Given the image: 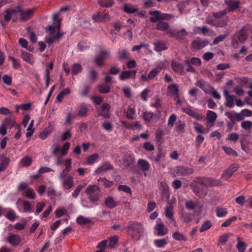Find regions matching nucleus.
<instances>
[{"instance_id":"24","label":"nucleus","mask_w":252,"mask_h":252,"mask_svg":"<svg viewBox=\"0 0 252 252\" xmlns=\"http://www.w3.org/2000/svg\"><path fill=\"white\" fill-rule=\"evenodd\" d=\"M177 171L179 175L183 176L189 175L193 173V170L192 168L185 166L178 167Z\"/></svg>"},{"instance_id":"34","label":"nucleus","mask_w":252,"mask_h":252,"mask_svg":"<svg viewBox=\"0 0 252 252\" xmlns=\"http://www.w3.org/2000/svg\"><path fill=\"white\" fill-rule=\"evenodd\" d=\"M24 195L28 198L30 199H34L36 198V194L33 189L29 188L24 191Z\"/></svg>"},{"instance_id":"36","label":"nucleus","mask_w":252,"mask_h":252,"mask_svg":"<svg viewBox=\"0 0 252 252\" xmlns=\"http://www.w3.org/2000/svg\"><path fill=\"white\" fill-rule=\"evenodd\" d=\"M237 240L238 241L236 248L239 252H245L246 250V244L242 241L239 236H237Z\"/></svg>"},{"instance_id":"48","label":"nucleus","mask_w":252,"mask_h":252,"mask_svg":"<svg viewBox=\"0 0 252 252\" xmlns=\"http://www.w3.org/2000/svg\"><path fill=\"white\" fill-rule=\"evenodd\" d=\"M82 69V66L79 63H75L71 66V70L73 75H76L81 71Z\"/></svg>"},{"instance_id":"9","label":"nucleus","mask_w":252,"mask_h":252,"mask_svg":"<svg viewBox=\"0 0 252 252\" xmlns=\"http://www.w3.org/2000/svg\"><path fill=\"white\" fill-rule=\"evenodd\" d=\"M217 115L214 112L208 110L206 113V119L207 120V127L208 131L210 130L211 126H213L214 122L216 120Z\"/></svg>"},{"instance_id":"18","label":"nucleus","mask_w":252,"mask_h":252,"mask_svg":"<svg viewBox=\"0 0 252 252\" xmlns=\"http://www.w3.org/2000/svg\"><path fill=\"white\" fill-rule=\"evenodd\" d=\"M209 44V42L206 40L197 38L192 43V47L195 49H200L204 48Z\"/></svg>"},{"instance_id":"21","label":"nucleus","mask_w":252,"mask_h":252,"mask_svg":"<svg viewBox=\"0 0 252 252\" xmlns=\"http://www.w3.org/2000/svg\"><path fill=\"white\" fill-rule=\"evenodd\" d=\"M113 168V166L109 162H104L100 165L95 170L96 174H101Z\"/></svg>"},{"instance_id":"19","label":"nucleus","mask_w":252,"mask_h":252,"mask_svg":"<svg viewBox=\"0 0 252 252\" xmlns=\"http://www.w3.org/2000/svg\"><path fill=\"white\" fill-rule=\"evenodd\" d=\"M154 50L159 52L167 49L166 42L164 41L158 40L154 42Z\"/></svg>"},{"instance_id":"7","label":"nucleus","mask_w":252,"mask_h":252,"mask_svg":"<svg viewBox=\"0 0 252 252\" xmlns=\"http://www.w3.org/2000/svg\"><path fill=\"white\" fill-rule=\"evenodd\" d=\"M251 32H252V26L244 27L237 33L238 40L240 42H244L247 40L248 35Z\"/></svg>"},{"instance_id":"41","label":"nucleus","mask_w":252,"mask_h":252,"mask_svg":"<svg viewBox=\"0 0 252 252\" xmlns=\"http://www.w3.org/2000/svg\"><path fill=\"white\" fill-rule=\"evenodd\" d=\"M98 3L103 7H110L114 4V0H98Z\"/></svg>"},{"instance_id":"33","label":"nucleus","mask_w":252,"mask_h":252,"mask_svg":"<svg viewBox=\"0 0 252 252\" xmlns=\"http://www.w3.org/2000/svg\"><path fill=\"white\" fill-rule=\"evenodd\" d=\"M154 244L158 248H163L167 244V240L165 238L156 239Z\"/></svg>"},{"instance_id":"3","label":"nucleus","mask_w":252,"mask_h":252,"mask_svg":"<svg viewBox=\"0 0 252 252\" xmlns=\"http://www.w3.org/2000/svg\"><path fill=\"white\" fill-rule=\"evenodd\" d=\"M127 228L130 231L129 234L135 241L139 240L143 237L145 229L143 225L137 222H131Z\"/></svg>"},{"instance_id":"37","label":"nucleus","mask_w":252,"mask_h":252,"mask_svg":"<svg viewBox=\"0 0 252 252\" xmlns=\"http://www.w3.org/2000/svg\"><path fill=\"white\" fill-rule=\"evenodd\" d=\"M105 204L109 208H113L117 204V202L111 196H109L105 199Z\"/></svg>"},{"instance_id":"42","label":"nucleus","mask_w":252,"mask_h":252,"mask_svg":"<svg viewBox=\"0 0 252 252\" xmlns=\"http://www.w3.org/2000/svg\"><path fill=\"white\" fill-rule=\"evenodd\" d=\"M5 126L12 128L15 125V122L12 118L7 117L5 118L2 122Z\"/></svg>"},{"instance_id":"25","label":"nucleus","mask_w":252,"mask_h":252,"mask_svg":"<svg viewBox=\"0 0 252 252\" xmlns=\"http://www.w3.org/2000/svg\"><path fill=\"white\" fill-rule=\"evenodd\" d=\"M171 66L174 71L176 72L182 73L184 71L183 64L177 61H173L172 62Z\"/></svg>"},{"instance_id":"27","label":"nucleus","mask_w":252,"mask_h":252,"mask_svg":"<svg viewBox=\"0 0 252 252\" xmlns=\"http://www.w3.org/2000/svg\"><path fill=\"white\" fill-rule=\"evenodd\" d=\"M165 214L166 218L169 219L172 221L176 224V222L173 219V206L168 205L166 207L165 209Z\"/></svg>"},{"instance_id":"57","label":"nucleus","mask_w":252,"mask_h":252,"mask_svg":"<svg viewBox=\"0 0 252 252\" xmlns=\"http://www.w3.org/2000/svg\"><path fill=\"white\" fill-rule=\"evenodd\" d=\"M152 94V92L151 90L145 89L144 90L141 94V96L142 97V99L144 101H147L148 97L150 95H151Z\"/></svg>"},{"instance_id":"62","label":"nucleus","mask_w":252,"mask_h":252,"mask_svg":"<svg viewBox=\"0 0 252 252\" xmlns=\"http://www.w3.org/2000/svg\"><path fill=\"white\" fill-rule=\"evenodd\" d=\"M9 162V159L7 158H4L2 159L0 163V172L3 171Z\"/></svg>"},{"instance_id":"39","label":"nucleus","mask_w":252,"mask_h":252,"mask_svg":"<svg viewBox=\"0 0 252 252\" xmlns=\"http://www.w3.org/2000/svg\"><path fill=\"white\" fill-rule=\"evenodd\" d=\"M34 120H32L31 121L29 125L27 127V128L26 129L27 132L26 133V136L27 138L31 137L33 133L34 130V129L33 127L34 125Z\"/></svg>"},{"instance_id":"20","label":"nucleus","mask_w":252,"mask_h":252,"mask_svg":"<svg viewBox=\"0 0 252 252\" xmlns=\"http://www.w3.org/2000/svg\"><path fill=\"white\" fill-rule=\"evenodd\" d=\"M21 57L25 62L31 65H33L35 63V60L33 56L27 52H22L21 54Z\"/></svg>"},{"instance_id":"44","label":"nucleus","mask_w":252,"mask_h":252,"mask_svg":"<svg viewBox=\"0 0 252 252\" xmlns=\"http://www.w3.org/2000/svg\"><path fill=\"white\" fill-rule=\"evenodd\" d=\"M227 214V211L226 209L220 207L216 208V215L218 217L222 218Z\"/></svg>"},{"instance_id":"64","label":"nucleus","mask_w":252,"mask_h":252,"mask_svg":"<svg viewBox=\"0 0 252 252\" xmlns=\"http://www.w3.org/2000/svg\"><path fill=\"white\" fill-rule=\"evenodd\" d=\"M124 10L125 12L128 13H133L137 11V9L133 6L129 4H125L124 6Z\"/></svg>"},{"instance_id":"1","label":"nucleus","mask_w":252,"mask_h":252,"mask_svg":"<svg viewBox=\"0 0 252 252\" xmlns=\"http://www.w3.org/2000/svg\"><path fill=\"white\" fill-rule=\"evenodd\" d=\"M226 4L228 6V10H223L218 12L214 13L213 14L214 19H211L210 17H207L206 19L207 23L216 27H223L225 26L228 21V18L227 17L221 19V17L228 12L236 10L239 7L240 2L238 0H235L231 2L230 4Z\"/></svg>"},{"instance_id":"28","label":"nucleus","mask_w":252,"mask_h":252,"mask_svg":"<svg viewBox=\"0 0 252 252\" xmlns=\"http://www.w3.org/2000/svg\"><path fill=\"white\" fill-rule=\"evenodd\" d=\"M185 63L186 64H190L191 65L200 66L201 64V61L198 58L193 57L189 59L188 57H186Z\"/></svg>"},{"instance_id":"32","label":"nucleus","mask_w":252,"mask_h":252,"mask_svg":"<svg viewBox=\"0 0 252 252\" xmlns=\"http://www.w3.org/2000/svg\"><path fill=\"white\" fill-rule=\"evenodd\" d=\"M5 217L10 221H14L17 216L16 213L11 208H6Z\"/></svg>"},{"instance_id":"16","label":"nucleus","mask_w":252,"mask_h":252,"mask_svg":"<svg viewBox=\"0 0 252 252\" xmlns=\"http://www.w3.org/2000/svg\"><path fill=\"white\" fill-rule=\"evenodd\" d=\"M134 157L133 154L127 152L123 158V162L125 166L127 167L131 166L134 163Z\"/></svg>"},{"instance_id":"29","label":"nucleus","mask_w":252,"mask_h":252,"mask_svg":"<svg viewBox=\"0 0 252 252\" xmlns=\"http://www.w3.org/2000/svg\"><path fill=\"white\" fill-rule=\"evenodd\" d=\"M137 163L140 169L144 172L148 171L151 167L150 163L147 160L143 159H139L138 160Z\"/></svg>"},{"instance_id":"58","label":"nucleus","mask_w":252,"mask_h":252,"mask_svg":"<svg viewBox=\"0 0 252 252\" xmlns=\"http://www.w3.org/2000/svg\"><path fill=\"white\" fill-rule=\"evenodd\" d=\"M177 116L175 114H172L168 120V125L169 127H172L176 121L177 120Z\"/></svg>"},{"instance_id":"12","label":"nucleus","mask_w":252,"mask_h":252,"mask_svg":"<svg viewBox=\"0 0 252 252\" xmlns=\"http://www.w3.org/2000/svg\"><path fill=\"white\" fill-rule=\"evenodd\" d=\"M223 94L225 98V106L229 108H232L234 106V101L235 100V96L229 94L227 90H224Z\"/></svg>"},{"instance_id":"53","label":"nucleus","mask_w":252,"mask_h":252,"mask_svg":"<svg viewBox=\"0 0 252 252\" xmlns=\"http://www.w3.org/2000/svg\"><path fill=\"white\" fill-rule=\"evenodd\" d=\"M86 186V184L84 185H80L78 186L74 190L73 192L72 193V196L74 198H76L79 193L80 192L82 189Z\"/></svg>"},{"instance_id":"11","label":"nucleus","mask_w":252,"mask_h":252,"mask_svg":"<svg viewBox=\"0 0 252 252\" xmlns=\"http://www.w3.org/2000/svg\"><path fill=\"white\" fill-rule=\"evenodd\" d=\"M6 241L14 247L18 246L21 242V237L17 234H10L6 239Z\"/></svg>"},{"instance_id":"31","label":"nucleus","mask_w":252,"mask_h":252,"mask_svg":"<svg viewBox=\"0 0 252 252\" xmlns=\"http://www.w3.org/2000/svg\"><path fill=\"white\" fill-rule=\"evenodd\" d=\"M88 112V105L86 104H81L78 108V115L80 117H85Z\"/></svg>"},{"instance_id":"13","label":"nucleus","mask_w":252,"mask_h":252,"mask_svg":"<svg viewBox=\"0 0 252 252\" xmlns=\"http://www.w3.org/2000/svg\"><path fill=\"white\" fill-rule=\"evenodd\" d=\"M92 19L97 22H105L110 20V17L108 14H102L101 12H98L96 14L92 16Z\"/></svg>"},{"instance_id":"51","label":"nucleus","mask_w":252,"mask_h":252,"mask_svg":"<svg viewBox=\"0 0 252 252\" xmlns=\"http://www.w3.org/2000/svg\"><path fill=\"white\" fill-rule=\"evenodd\" d=\"M173 238L178 241H185L187 240L186 237L182 233L179 232H175L172 234Z\"/></svg>"},{"instance_id":"14","label":"nucleus","mask_w":252,"mask_h":252,"mask_svg":"<svg viewBox=\"0 0 252 252\" xmlns=\"http://www.w3.org/2000/svg\"><path fill=\"white\" fill-rule=\"evenodd\" d=\"M237 167L233 165L225 170L221 176V178L224 180H228L234 173L237 171Z\"/></svg>"},{"instance_id":"35","label":"nucleus","mask_w":252,"mask_h":252,"mask_svg":"<svg viewBox=\"0 0 252 252\" xmlns=\"http://www.w3.org/2000/svg\"><path fill=\"white\" fill-rule=\"evenodd\" d=\"M86 193L88 195H93L96 192L99 193V188L97 185H90L86 189Z\"/></svg>"},{"instance_id":"47","label":"nucleus","mask_w":252,"mask_h":252,"mask_svg":"<svg viewBox=\"0 0 252 252\" xmlns=\"http://www.w3.org/2000/svg\"><path fill=\"white\" fill-rule=\"evenodd\" d=\"M164 135L163 130L161 128H158L155 132V139L157 142H161Z\"/></svg>"},{"instance_id":"56","label":"nucleus","mask_w":252,"mask_h":252,"mask_svg":"<svg viewBox=\"0 0 252 252\" xmlns=\"http://www.w3.org/2000/svg\"><path fill=\"white\" fill-rule=\"evenodd\" d=\"M8 60H10L12 61V66L14 68L18 69L20 67L21 64L19 60L16 59L14 57L11 56H9L8 57Z\"/></svg>"},{"instance_id":"15","label":"nucleus","mask_w":252,"mask_h":252,"mask_svg":"<svg viewBox=\"0 0 252 252\" xmlns=\"http://www.w3.org/2000/svg\"><path fill=\"white\" fill-rule=\"evenodd\" d=\"M136 71L135 70H124L120 74L119 78L121 80H125L130 78H135Z\"/></svg>"},{"instance_id":"43","label":"nucleus","mask_w":252,"mask_h":252,"mask_svg":"<svg viewBox=\"0 0 252 252\" xmlns=\"http://www.w3.org/2000/svg\"><path fill=\"white\" fill-rule=\"evenodd\" d=\"M151 17L150 20L152 22H155L160 20L161 12L158 11H152L150 12Z\"/></svg>"},{"instance_id":"52","label":"nucleus","mask_w":252,"mask_h":252,"mask_svg":"<svg viewBox=\"0 0 252 252\" xmlns=\"http://www.w3.org/2000/svg\"><path fill=\"white\" fill-rule=\"evenodd\" d=\"M165 157V153L161 150L158 151V154L155 158V161L159 162L162 160H164Z\"/></svg>"},{"instance_id":"22","label":"nucleus","mask_w":252,"mask_h":252,"mask_svg":"<svg viewBox=\"0 0 252 252\" xmlns=\"http://www.w3.org/2000/svg\"><path fill=\"white\" fill-rule=\"evenodd\" d=\"M110 105L108 104H104L101 109L98 111L99 115L104 118H108L110 116Z\"/></svg>"},{"instance_id":"6","label":"nucleus","mask_w":252,"mask_h":252,"mask_svg":"<svg viewBox=\"0 0 252 252\" xmlns=\"http://www.w3.org/2000/svg\"><path fill=\"white\" fill-rule=\"evenodd\" d=\"M156 232L155 235L158 236H162L168 232L167 229L164 226L160 219H158L156 220V224L155 227Z\"/></svg>"},{"instance_id":"49","label":"nucleus","mask_w":252,"mask_h":252,"mask_svg":"<svg viewBox=\"0 0 252 252\" xmlns=\"http://www.w3.org/2000/svg\"><path fill=\"white\" fill-rule=\"evenodd\" d=\"M13 9L8 8L5 10V14L4 15V18L5 21L9 22L12 18V15L14 14Z\"/></svg>"},{"instance_id":"10","label":"nucleus","mask_w":252,"mask_h":252,"mask_svg":"<svg viewBox=\"0 0 252 252\" xmlns=\"http://www.w3.org/2000/svg\"><path fill=\"white\" fill-rule=\"evenodd\" d=\"M157 29L160 31H165L167 33L170 34L171 35H174V30L169 28V24L164 22H159L157 24Z\"/></svg>"},{"instance_id":"38","label":"nucleus","mask_w":252,"mask_h":252,"mask_svg":"<svg viewBox=\"0 0 252 252\" xmlns=\"http://www.w3.org/2000/svg\"><path fill=\"white\" fill-rule=\"evenodd\" d=\"M76 222L80 225H84L90 223L91 222V220L89 218H86L82 215H80L77 218Z\"/></svg>"},{"instance_id":"54","label":"nucleus","mask_w":252,"mask_h":252,"mask_svg":"<svg viewBox=\"0 0 252 252\" xmlns=\"http://www.w3.org/2000/svg\"><path fill=\"white\" fill-rule=\"evenodd\" d=\"M21 162L24 166H29L32 162V159L30 157L26 156L21 159Z\"/></svg>"},{"instance_id":"61","label":"nucleus","mask_w":252,"mask_h":252,"mask_svg":"<svg viewBox=\"0 0 252 252\" xmlns=\"http://www.w3.org/2000/svg\"><path fill=\"white\" fill-rule=\"evenodd\" d=\"M237 219V217L235 216L232 217L231 218L225 220V221L222 223L221 225V227H226L230 226L231 223L235 221Z\"/></svg>"},{"instance_id":"45","label":"nucleus","mask_w":252,"mask_h":252,"mask_svg":"<svg viewBox=\"0 0 252 252\" xmlns=\"http://www.w3.org/2000/svg\"><path fill=\"white\" fill-rule=\"evenodd\" d=\"M196 84L197 86L201 88L204 92L207 93H209V88H208L205 82L202 80H198L196 82Z\"/></svg>"},{"instance_id":"59","label":"nucleus","mask_w":252,"mask_h":252,"mask_svg":"<svg viewBox=\"0 0 252 252\" xmlns=\"http://www.w3.org/2000/svg\"><path fill=\"white\" fill-rule=\"evenodd\" d=\"M154 116L155 115L154 113L149 112H146L144 113L143 115V119L144 120L148 122H151L152 121Z\"/></svg>"},{"instance_id":"5","label":"nucleus","mask_w":252,"mask_h":252,"mask_svg":"<svg viewBox=\"0 0 252 252\" xmlns=\"http://www.w3.org/2000/svg\"><path fill=\"white\" fill-rule=\"evenodd\" d=\"M110 51L108 50H102L94 58L96 64L101 66L104 64V61L110 57Z\"/></svg>"},{"instance_id":"30","label":"nucleus","mask_w":252,"mask_h":252,"mask_svg":"<svg viewBox=\"0 0 252 252\" xmlns=\"http://www.w3.org/2000/svg\"><path fill=\"white\" fill-rule=\"evenodd\" d=\"M169 187L166 183L164 182L160 183V189L162 191V194L163 195H165L167 199L169 197Z\"/></svg>"},{"instance_id":"60","label":"nucleus","mask_w":252,"mask_h":252,"mask_svg":"<svg viewBox=\"0 0 252 252\" xmlns=\"http://www.w3.org/2000/svg\"><path fill=\"white\" fill-rule=\"evenodd\" d=\"M194 32L195 33H202L203 34L206 33L208 31L209 29L206 27H194L193 30Z\"/></svg>"},{"instance_id":"55","label":"nucleus","mask_w":252,"mask_h":252,"mask_svg":"<svg viewBox=\"0 0 252 252\" xmlns=\"http://www.w3.org/2000/svg\"><path fill=\"white\" fill-rule=\"evenodd\" d=\"M67 213L66 209L63 207L58 208L55 211L56 217L58 218H60Z\"/></svg>"},{"instance_id":"63","label":"nucleus","mask_w":252,"mask_h":252,"mask_svg":"<svg viewBox=\"0 0 252 252\" xmlns=\"http://www.w3.org/2000/svg\"><path fill=\"white\" fill-rule=\"evenodd\" d=\"M23 209L25 212H31L32 211V206L28 201H25L23 202Z\"/></svg>"},{"instance_id":"40","label":"nucleus","mask_w":252,"mask_h":252,"mask_svg":"<svg viewBox=\"0 0 252 252\" xmlns=\"http://www.w3.org/2000/svg\"><path fill=\"white\" fill-rule=\"evenodd\" d=\"M107 240L108 243L107 247L109 248H112L115 247V246L116 245L118 242V238L117 236H113L112 237L109 238L108 240Z\"/></svg>"},{"instance_id":"17","label":"nucleus","mask_w":252,"mask_h":252,"mask_svg":"<svg viewBox=\"0 0 252 252\" xmlns=\"http://www.w3.org/2000/svg\"><path fill=\"white\" fill-rule=\"evenodd\" d=\"M167 90L169 94L173 97L176 98L179 96V86L176 84H171L167 87Z\"/></svg>"},{"instance_id":"26","label":"nucleus","mask_w":252,"mask_h":252,"mask_svg":"<svg viewBox=\"0 0 252 252\" xmlns=\"http://www.w3.org/2000/svg\"><path fill=\"white\" fill-rule=\"evenodd\" d=\"M183 111L187 114L195 118L197 120H200L202 117L193 110L190 107H187L183 108Z\"/></svg>"},{"instance_id":"46","label":"nucleus","mask_w":252,"mask_h":252,"mask_svg":"<svg viewBox=\"0 0 252 252\" xmlns=\"http://www.w3.org/2000/svg\"><path fill=\"white\" fill-rule=\"evenodd\" d=\"M99 158V155L97 153H94L87 158V163L88 164H92L96 161Z\"/></svg>"},{"instance_id":"23","label":"nucleus","mask_w":252,"mask_h":252,"mask_svg":"<svg viewBox=\"0 0 252 252\" xmlns=\"http://www.w3.org/2000/svg\"><path fill=\"white\" fill-rule=\"evenodd\" d=\"M225 115L232 122H234L236 120L240 121L243 119L242 116L237 113H233L231 112H226L225 113Z\"/></svg>"},{"instance_id":"8","label":"nucleus","mask_w":252,"mask_h":252,"mask_svg":"<svg viewBox=\"0 0 252 252\" xmlns=\"http://www.w3.org/2000/svg\"><path fill=\"white\" fill-rule=\"evenodd\" d=\"M35 8H29L21 11L20 14V20L22 22H25L31 19L35 11Z\"/></svg>"},{"instance_id":"2","label":"nucleus","mask_w":252,"mask_h":252,"mask_svg":"<svg viewBox=\"0 0 252 252\" xmlns=\"http://www.w3.org/2000/svg\"><path fill=\"white\" fill-rule=\"evenodd\" d=\"M58 17L59 14H54L53 20L54 23L51 25H49L46 28V32H48L49 36L46 37V41L49 45H51L58 39H60L63 35V34L59 32L60 22L57 21Z\"/></svg>"},{"instance_id":"50","label":"nucleus","mask_w":252,"mask_h":252,"mask_svg":"<svg viewBox=\"0 0 252 252\" xmlns=\"http://www.w3.org/2000/svg\"><path fill=\"white\" fill-rule=\"evenodd\" d=\"M71 158H67L64 161L65 169L62 172L68 173L70 171L71 169Z\"/></svg>"},{"instance_id":"4","label":"nucleus","mask_w":252,"mask_h":252,"mask_svg":"<svg viewBox=\"0 0 252 252\" xmlns=\"http://www.w3.org/2000/svg\"><path fill=\"white\" fill-rule=\"evenodd\" d=\"M59 178L62 181V186L63 189H69L73 187V178L72 176L68 175V173L62 172L60 174Z\"/></svg>"}]
</instances>
